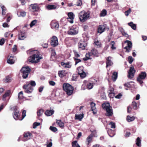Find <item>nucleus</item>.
Instances as JSON below:
<instances>
[{
  "instance_id": "nucleus-1",
  "label": "nucleus",
  "mask_w": 147,
  "mask_h": 147,
  "mask_svg": "<svg viewBox=\"0 0 147 147\" xmlns=\"http://www.w3.org/2000/svg\"><path fill=\"white\" fill-rule=\"evenodd\" d=\"M28 54L30 55L29 59L30 62L32 63H37L40 61L42 57L40 53L37 50H30L27 51Z\"/></svg>"
},
{
  "instance_id": "nucleus-2",
  "label": "nucleus",
  "mask_w": 147,
  "mask_h": 147,
  "mask_svg": "<svg viewBox=\"0 0 147 147\" xmlns=\"http://www.w3.org/2000/svg\"><path fill=\"white\" fill-rule=\"evenodd\" d=\"M78 16L80 21L82 22H84L89 18L90 13L89 12L82 11L79 13Z\"/></svg>"
},
{
  "instance_id": "nucleus-3",
  "label": "nucleus",
  "mask_w": 147,
  "mask_h": 147,
  "mask_svg": "<svg viewBox=\"0 0 147 147\" xmlns=\"http://www.w3.org/2000/svg\"><path fill=\"white\" fill-rule=\"evenodd\" d=\"M63 89L69 96L71 95L73 92L74 88L70 84H64L63 85Z\"/></svg>"
},
{
  "instance_id": "nucleus-4",
  "label": "nucleus",
  "mask_w": 147,
  "mask_h": 147,
  "mask_svg": "<svg viewBox=\"0 0 147 147\" xmlns=\"http://www.w3.org/2000/svg\"><path fill=\"white\" fill-rule=\"evenodd\" d=\"M102 107L104 110L106 111L107 113L106 115L107 116H110L113 114L112 109L109 103H104L102 104Z\"/></svg>"
},
{
  "instance_id": "nucleus-5",
  "label": "nucleus",
  "mask_w": 147,
  "mask_h": 147,
  "mask_svg": "<svg viewBox=\"0 0 147 147\" xmlns=\"http://www.w3.org/2000/svg\"><path fill=\"white\" fill-rule=\"evenodd\" d=\"M30 71L31 69L28 66L22 67L21 71L23 78L24 79L28 77Z\"/></svg>"
},
{
  "instance_id": "nucleus-6",
  "label": "nucleus",
  "mask_w": 147,
  "mask_h": 147,
  "mask_svg": "<svg viewBox=\"0 0 147 147\" xmlns=\"http://www.w3.org/2000/svg\"><path fill=\"white\" fill-rule=\"evenodd\" d=\"M11 94V90H9L6 91L5 93L3 95L2 100L5 102V105H6L8 102Z\"/></svg>"
},
{
  "instance_id": "nucleus-7",
  "label": "nucleus",
  "mask_w": 147,
  "mask_h": 147,
  "mask_svg": "<svg viewBox=\"0 0 147 147\" xmlns=\"http://www.w3.org/2000/svg\"><path fill=\"white\" fill-rule=\"evenodd\" d=\"M50 44L53 47H56L58 45V39L56 36H53L51 38Z\"/></svg>"
},
{
  "instance_id": "nucleus-8",
  "label": "nucleus",
  "mask_w": 147,
  "mask_h": 147,
  "mask_svg": "<svg viewBox=\"0 0 147 147\" xmlns=\"http://www.w3.org/2000/svg\"><path fill=\"white\" fill-rule=\"evenodd\" d=\"M78 32V27L73 26L70 28L67 32L68 34L70 35H75L77 34Z\"/></svg>"
},
{
  "instance_id": "nucleus-9",
  "label": "nucleus",
  "mask_w": 147,
  "mask_h": 147,
  "mask_svg": "<svg viewBox=\"0 0 147 147\" xmlns=\"http://www.w3.org/2000/svg\"><path fill=\"white\" fill-rule=\"evenodd\" d=\"M23 88L25 90V92L28 94L31 93L33 89V87L29 83L24 85Z\"/></svg>"
},
{
  "instance_id": "nucleus-10",
  "label": "nucleus",
  "mask_w": 147,
  "mask_h": 147,
  "mask_svg": "<svg viewBox=\"0 0 147 147\" xmlns=\"http://www.w3.org/2000/svg\"><path fill=\"white\" fill-rule=\"evenodd\" d=\"M84 67L83 66H80L77 68L78 74L79 75L81 78H83L86 77V74L84 71Z\"/></svg>"
},
{
  "instance_id": "nucleus-11",
  "label": "nucleus",
  "mask_w": 147,
  "mask_h": 147,
  "mask_svg": "<svg viewBox=\"0 0 147 147\" xmlns=\"http://www.w3.org/2000/svg\"><path fill=\"white\" fill-rule=\"evenodd\" d=\"M19 111V109L17 108H15L14 110L13 114V117L16 120H21V119H20L19 118L20 116Z\"/></svg>"
},
{
  "instance_id": "nucleus-12",
  "label": "nucleus",
  "mask_w": 147,
  "mask_h": 147,
  "mask_svg": "<svg viewBox=\"0 0 147 147\" xmlns=\"http://www.w3.org/2000/svg\"><path fill=\"white\" fill-rule=\"evenodd\" d=\"M146 76V73L145 72H142L137 78V80L140 83L142 84L143 82L142 80L145 79Z\"/></svg>"
},
{
  "instance_id": "nucleus-13",
  "label": "nucleus",
  "mask_w": 147,
  "mask_h": 147,
  "mask_svg": "<svg viewBox=\"0 0 147 147\" xmlns=\"http://www.w3.org/2000/svg\"><path fill=\"white\" fill-rule=\"evenodd\" d=\"M32 136V134L30 132H24L23 134V141H26L31 139Z\"/></svg>"
},
{
  "instance_id": "nucleus-14",
  "label": "nucleus",
  "mask_w": 147,
  "mask_h": 147,
  "mask_svg": "<svg viewBox=\"0 0 147 147\" xmlns=\"http://www.w3.org/2000/svg\"><path fill=\"white\" fill-rule=\"evenodd\" d=\"M135 72L133 66L131 65L130 67V69L128 72V77L129 78H132L134 76V74Z\"/></svg>"
},
{
  "instance_id": "nucleus-15",
  "label": "nucleus",
  "mask_w": 147,
  "mask_h": 147,
  "mask_svg": "<svg viewBox=\"0 0 147 147\" xmlns=\"http://www.w3.org/2000/svg\"><path fill=\"white\" fill-rule=\"evenodd\" d=\"M26 38L25 32L24 31H20L18 35V39L19 40H23Z\"/></svg>"
},
{
  "instance_id": "nucleus-16",
  "label": "nucleus",
  "mask_w": 147,
  "mask_h": 147,
  "mask_svg": "<svg viewBox=\"0 0 147 147\" xmlns=\"http://www.w3.org/2000/svg\"><path fill=\"white\" fill-rule=\"evenodd\" d=\"M51 28L57 30L59 27L58 23L55 20H52L50 24Z\"/></svg>"
},
{
  "instance_id": "nucleus-17",
  "label": "nucleus",
  "mask_w": 147,
  "mask_h": 147,
  "mask_svg": "<svg viewBox=\"0 0 147 147\" xmlns=\"http://www.w3.org/2000/svg\"><path fill=\"white\" fill-rule=\"evenodd\" d=\"M8 59L7 61V63L10 64H14L16 60V57L13 56H9L8 57Z\"/></svg>"
},
{
  "instance_id": "nucleus-18",
  "label": "nucleus",
  "mask_w": 147,
  "mask_h": 147,
  "mask_svg": "<svg viewBox=\"0 0 147 147\" xmlns=\"http://www.w3.org/2000/svg\"><path fill=\"white\" fill-rule=\"evenodd\" d=\"M106 28V25H101L99 26L98 30V33L101 34L103 32Z\"/></svg>"
},
{
  "instance_id": "nucleus-19",
  "label": "nucleus",
  "mask_w": 147,
  "mask_h": 147,
  "mask_svg": "<svg viewBox=\"0 0 147 147\" xmlns=\"http://www.w3.org/2000/svg\"><path fill=\"white\" fill-rule=\"evenodd\" d=\"M33 10L34 11H39L40 8L38 4L37 3L32 4L30 5Z\"/></svg>"
},
{
  "instance_id": "nucleus-20",
  "label": "nucleus",
  "mask_w": 147,
  "mask_h": 147,
  "mask_svg": "<svg viewBox=\"0 0 147 147\" xmlns=\"http://www.w3.org/2000/svg\"><path fill=\"white\" fill-rule=\"evenodd\" d=\"M86 45L87 44L85 42L82 41H80L78 45L79 48L82 50L85 49Z\"/></svg>"
},
{
  "instance_id": "nucleus-21",
  "label": "nucleus",
  "mask_w": 147,
  "mask_h": 147,
  "mask_svg": "<svg viewBox=\"0 0 147 147\" xmlns=\"http://www.w3.org/2000/svg\"><path fill=\"white\" fill-rule=\"evenodd\" d=\"M96 104L93 102L90 103L91 110L93 111L94 114H95L97 113V110L95 107Z\"/></svg>"
},
{
  "instance_id": "nucleus-22",
  "label": "nucleus",
  "mask_w": 147,
  "mask_h": 147,
  "mask_svg": "<svg viewBox=\"0 0 147 147\" xmlns=\"http://www.w3.org/2000/svg\"><path fill=\"white\" fill-rule=\"evenodd\" d=\"M112 59V57H109L107 58L106 62L107 67L108 66H111L113 64V62L111 60Z\"/></svg>"
},
{
  "instance_id": "nucleus-23",
  "label": "nucleus",
  "mask_w": 147,
  "mask_h": 147,
  "mask_svg": "<svg viewBox=\"0 0 147 147\" xmlns=\"http://www.w3.org/2000/svg\"><path fill=\"white\" fill-rule=\"evenodd\" d=\"M61 65L65 68H70L71 66V65L69 62L65 63L62 62L61 63Z\"/></svg>"
},
{
  "instance_id": "nucleus-24",
  "label": "nucleus",
  "mask_w": 147,
  "mask_h": 147,
  "mask_svg": "<svg viewBox=\"0 0 147 147\" xmlns=\"http://www.w3.org/2000/svg\"><path fill=\"white\" fill-rule=\"evenodd\" d=\"M58 7L55 5H49L46 6V8L48 10H51L57 8Z\"/></svg>"
},
{
  "instance_id": "nucleus-25",
  "label": "nucleus",
  "mask_w": 147,
  "mask_h": 147,
  "mask_svg": "<svg viewBox=\"0 0 147 147\" xmlns=\"http://www.w3.org/2000/svg\"><path fill=\"white\" fill-rule=\"evenodd\" d=\"M54 111L53 110H47L45 112V114L47 116H50L54 113Z\"/></svg>"
},
{
  "instance_id": "nucleus-26",
  "label": "nucleus",
  "mask_w": 147,
  "mask_h": 147,
  "mask_svg": "<svg viewBox=\"0 0 147 147\" xmlns=\"http://www.w3.org/2000/svg\"><path fill=\"white\" fill-rule=\"evenodd\" d=\"M75 119H78L81 121L83 118L84 117V114H76L75 116Z\"/></svg>"
},
{
  "instance_id": "nucleus-27",
  "label": "nucleus",
  "mask_w": 147,
  "mask_h": 147,
  "mask_svg": "<svg viewBox=\"0 0 147 147\" xmlns=\"http://www.w3.org/2000/svg\"><path fill=\"white\" fill-rule=\"evenodd\" d=\"M93 82L92 81H90L87 84V88L89 89H91L93 88Z\"/></svg>"
},
{
  "instance_id": "nucleus-28",
  "label": "nucleus",
  "mask_w": 147,
  "mask_h": 147,
  "mask_svg": "<svg viewBox=\"0 0 147 147\" xmlns=\"http://www.w3.org/2000/svg\"><path fill=\"white\" fill-rule=\"evenodd\" d=\"M58 75L60 77L62 78L66 75V73L65 71H59L58 72Z\"/></svg>"
},
{
  "instance_id": "nucleus-29",
  "label": "nucleus",
  "mask_w": 147,
  "mask_h": 147,
  "mask_svg": "<svg viewBox=\"0 0 147 147\" xmlns=\"http://www.w3.org/2000/svg\"><path fill=\"white\" fill-rule=\"evenodd\" d=\"M117 73L116 72L113 73L112 78L113 81H115L116 80L117 77Z\"/></svg>"
},
{
  "instance_id": "nucleus-30",
  "label": "nucleus",
  "mask_w": 147,
  "mask_h": 147,
  "mask_svg": "<svg viewBox=\"0 0 147 147\" xmlns=\"http://www.w3.org/2000/svg\"><path fill=\"white\" fill-rule=\"evenodd\" d=\"M92 139V136L90 135L88 136L86 140V143L87 145L89 144L91 142Z\"/></svg>"
},
{
  "instance_id": "nucleus-31",
  "label": "nucleus",
  "mask_w": 147,
  "mask_h": 147,
  "mask_svg": "<svg viewBox=\"0 0 147 147\" xmlns=\"http://www.w3.org/2000/svg\"><path fill=\"white\" fill-rule=\"evenodd\" d=\"M92 55V54L91 52H88L87 53L86 55V58H84L83 60L84 61H86L87 60L90 59V56H91Z\"/></svg>"
},
{
  "instance_id": "nucleus-32",
  "label": "nucleus",
  "mask_w": 147,
  "mask_h": 147,
  "mask_svg": "<svg viewBox=\"0 0 147 147\" xmlns=\"http://www.w3.org/2000/svg\"><path fill=\"white\" fill-rule=\"evenodd\" d=\"M95 46H96L97 47H100L101 46V43L98 40H95L94 43Z\"/></svg>"
},
{
  "instance_id": "nucleus-33",
  "label": "nucleus",
  "mask_w": 147,
  "mask_h": 147,
  "mask_svg": "<svg viewBox=\"0 0 147 147\" xmlns=\"http://www.w3.org/2000/svg\"><path fill=\"white\" fill-rule=\"evenodd\" d=\"M92 54L96 56H98V51L96 49H92L91 52Z\"/></svg>"
},
{
  "instance_id": "nucleus-34",
  "label": "nucleus",
  "mask_w": 147,
  "mask_h": 147,
  "mask_svg": "<svg viewBox=\"0 0 147 147\" xmlns=\"http://www.w3.org/2000/svg\"><path fill=\"white\" fill-rule=\"evenodd\" d=\"M132 105L133 108L134 109L136 110L139 108V106L137 103L135 101H133Z\"/></svg>"
},
{
  "instance_id": "nucleus-35",
  "label": "nucleus",
  "mask_w": 147,
  "mask_h": 147,
  "mask_svg": "<svg viewBox=\"0 0 147 147\" xmlns=\"http://www.w3.org/2000/svg\"><path fill=\"white\" fill-rule=\"evenodd\" d=\"M135 119V117L133 116L131 117L129 116H127V120L128 122H130L133 121Z\"/></svg>"
},
{
  "instance_id": "nucleus-36",
  "label": "nucleus",
  "mask_w": 147,
  "mask_h": 147,
  "mask_svg": "<svg viewBox=\"0 0 147 147\" xmlns=\"http://www.w3.org/2000/svg\"><path fill=\"white\" fill-rule=\"evenodd\" d=\"M141 140L139 137L137 138L136 140V145L139 147L141 146Z\"/></svg>"
},
{
  "instance_id": "nucleus-37",
  "label": "nucleus",
  "mask_w": 147,
  "mask_h": 147,
  "mask_svg": "<svg viewBox=\"0 0 147 147\" xmlns=\"http://www.w3.org/2000/svg\"><path fill=\"white\" fill-rule=\"evenodd\" d=\"M128 25L131 26L132 28L134 30L136 29V25L135 24H134L132 22H131L128 23Z\"/></svg>"
},
{
  "instance_id": "nucleus-38",
  "label": "nucleus",
  "mask_w": 147,
  "mask_h": 147,
  "mask_svg": "<svg viewBox=\"0 0 147 147\" xmlns=\"http://www.w3.org/2000/svg\"><path fill=\"white\" fill-rule=\"evenodd\" d=\"M43 113V110L42 109H39L37 111V115L40 117L42 115Z\"/></svg>"
},
{
  "instance_id": "nucleus-39",
  "label": "nucleus",
  "mask_w": 147,
  "mask_h": 147,
  "mask_svg": "<svg viewBox=\"0 0 147 147\" xmlns=\"http://www.w3.org/2000/svg\"><path fill=\"white\" fill-rule=\"evenodd\" d=\"M57 123L59 126L61 127H63L64 126V123L60 120H57Z\"/></svg>"
},
{
  "instance_id": "nucleus-40",
  "label": "nucleus",
  "mask_w": 147,
  "mask_h": 147,
  "mask_svg": "<svg viewBox=\"0 0 147 147\" xmlns=\"http://www.w3.org/2000/svg\"><path fill=\"white\" fill-rule=\"evenodd\" d=\"M109 95L110 96L111 95H113L114 93V89L112 87H110L108 91Z\"/></svg>"
},
{
  "instance_id": "nucleus-41",
  "label": "nucleus",
  "mask_w": 147,
  "mask_h": 147,
  "mask_svg": "<svg viewBox=\"0 0 147 147\" xmlns=\"http://www.w3.org/2000/svg\"><path fill=\"white\" fill-rule=\"evenodd\" d=\"M125 43H127V46L125 47H132V43L130 41L126 40L125 42Z\"/></svg>"
},
{
  "instance_id": "nucleus-42",
  "label": "nucleus",
  "mask_w": 147,
  "mask_h": 147,
  "mask_svg": "<svg viewBox=\"0 0 147 147\" xmlns=\"http://www.w3.org/2000/svg\"><path fill=\"white\" fill-rule=\"evenodd\" d=\"M17 15L19 17H24L26 15V12L25 11L20 12L18 13Z\"/></svg>"
},
{
  "instance_id": "nucleus-43",
  "label": "nucleus",
  "mask_w": 147,
  "mask_h": 147,
  "mask_svg": "<svg viewBox=\"0 0 147 147\" xmlns=\"http://www.w3.org/2000/svg\"><path fill=\"white\" fill-rule=\"evenodd\" d=\"M72 147H80L77 141H75L72 142Z\"/></svg>"
},
{
  "instance_id": "nucleus-44",
  "label": "nucleus",
  "mask_w": 147,
  "mask_h": 147,
  "mask_svg": "<svg viewBox=\"0 0 147 147\" xmlns=\"http://www.w3.org/2000/svg\"><path fill=\"white\" fill-rule=\"evenodd\" d=\"M1 7L2 10V15H4L6 13V9L4 6H1Z\"/></svg>"
},
{
  "instance_id": "nucleus-45",
  "label": "nucleus",
  "mask_w": 147,
  "mask_h": 147,
  "mask_svg": "<svg viewBox=\"0 0 147 147\" xmlns=\"http://www.w3.org/2000/svg\"><path fill=\"white\" fill-rule=\"evenodd\" d=\"M68 16L69 18L71 20L74 19V14L72 12H69L68 13Z\"/></svg>"
},
{
  "instance_id": "nucleus-46",
  "label": "nucleus",
  "mask_w": 147,
  "mask_h": 147,
  "mask_svg": "<svg viewBox=\"0 0 147 147\" xmlns=\"http://www.w3.org/2000/svg\"><path fill=\"white\" fill-rule=\"evenodd\" d=\"M115 43L114 41H112L111 42V48L113 50H115L116 49L115 46Z\"/></svg>"
},
{
  "instance_id": "nucleus-47",
  "label": "nucleus",
  "mask_w": 147,
  "mask_h": 147,
  "mask_svg": "<svg viewBox=\"0 0 147 147\" xmlns=\"http://www.w3.org/2000/svg\"><path fill=\"white\" fill-rule=\"evenodd\" d=\"M107 14V11L105 9L103 10L100 13V16H104Z\"/></svg>"
},
{
  "instance_id": "nucleus-48",
  "label": "nucleus",
  "mask_w": 147,
  "mask_h": 147,
  "mask_svg": "<svg viewBox=\"0 0 147 147\" xmlns=\"http://www.w3.org/2000/svg\"><path fill=\"white\" fill-rule=\"evenodd\" d=\"M37 23V20H35L32 21L30 24V26L32 27Z\"/></svg>"
},
{
  "instance_id": "nucleus-49",
  "label": "nucleus",
  "mask_w": 147,
  "mask_h": 147,
  "mask_svg": "<svg viewBox=\"0 0 147 147\" xmlns=\"http://www.w3.org/2000/svg\"><path fill=\"white\" fill-rule=\"evenodd\" d=\"M18 98L19 99H22L23 98V96L22 91H21L18 93Z\"/></svg>"
},
{
  "instance_id": "nucleus-50",
  "label": "nucleus",
  "mask_w": 147,
  "mask_h": 147,
  "mask_svg": "<svg viewBox=\"0 0 147 147\" xmlns=\"http://www.w3.org/2000/svg\"><path fill=\"white\" fill-rule=\"evenodd\" d=\"M131 12V10L130 8H129V9L127 11H126L125 12V14L126 16H128L129 14Z\"/></svg>"
},
{
  "instance_id": "nucleus-51",
  "label": "nucleus",
  "mask_w": 147,
  "mask_h": 147,
  "mask_svg": "<svg viewBox=\"0 0 147 147\" xmlns=\"http://www.w3.org/2000/svg\"><path fill=\"white\" fill-rule=\"evenodd\" d=\"M40 125V123L34 122L33 124V127L34 129L36 128L37 126H39Z\"/></svg>"
},
{
  "instance_id": "nucleus-52",
  "label": "nucleus",
  "mask_w": 147,
  "mask_h": 147,
  "mask_svg": "<svg viewBox=\"0 0 147 147\" xmlns=\"http://www.w3.org/2000/svg\"><path fill=\"white\" fill-rule=\"evenodd\" d=\"M50 129L52 131L55 132L57 130V129L55 127L50 126Z\"/></svg>"
},
{
  "instance_id": "nucleus-53",
  "label": "nucleus",
  "mask_w": 147,
  "mask_h": 147,
  "mask_svg": "<svg viewBox=\"0 0 147 147\" xmlns=\"http://www.w3.org/2000/svg\"><path fill=\"white\" fill-rule=\"evenodd\" d=\"M134 60V59L132 56H129L128 57V61L130 64Z\"/></svg>"
},
{
  "instance_id": "nucleus-54",
  "label": "nucleus",
  "mask_w": 147,
  "mask_h": 147,
  "mask_svg": "<svg viewBox=\"0 0 147 147\" xmlns=\"http://www.w3.org/2000/svg\"><path fill=\"white\" fill-rule=\"evenodd\" d=\"M109 125H111V128H115V123L111 122L109 124Z\"/></svg>"
},
{
  "instance_id": "nucleus-55",
  "label": "nucleus",
  "mask_w": 147,
  "mask_h": 147,
  "mask_svg": "<svg viewBox=\"0 0 147 147\" xmlns=\"http://www.w3.org/2000/svg\"><path fill=\"white\" fill-rule=\"evenodd\" d=\"M51 57H55L56 55V53L55 50L53 48H51Z\"/></svg>"
},
{
  "instance_id": "nucleus-56",
  "label": "nucleus",
  "mask_w": 147,
  "mask_h": 147,
  "mask_svg": "<svg viewBox=\"0 0 147 147\" xmlns=\"http://www.w3.org/2000/svg\"><path fill=\"white\" fill-rule=\"evenodd\" d=\"M29 84H30V85L33 87V88L36 85V83L34 81H31L30 82V83H29Z\"/></svg>"
},
{
  "instance_id": "nucleus-57",
  "label": "nucleus",
  "mask_w": 147,
  "mask_h": 147,
  "mask_svg": "<svg viewBox=\"0 0 147 147\" xmlns=\"http://www.w3.org/2000/svg\"><path fill=\"white\" fill-rule=\"evenodd\" d=\"M131 48L132 47H125L124 48V49H126L125 52L128 53L129 52L131 51Z\"/></svg>"
},
{
  "instance_id": "nucleus-58",
  "label": "nucleus",
  "mask_w": 147,
  "mask_h": 147,
  "mask_svg": "<svg viewBox=\"0 0 147 147\" xmlns=\"http://www.w3.org/2000/svg\"><path fill=\"white\" fill-rule=\"evenodd\" d=\"M74 59L75 60V65H76L77 63L80 62L81 61V60L80 59H77L75 58H74Z\"/></svg>"
},
{
  "instance_id": "nucleus-59",
  "label": "nucleus",
  "mask_w": 147,
  "mask_h": 147,
  "mask_svg": "<svg viewBox=\"0 0 147 147\" xmlns=\"http://www.w3.org/2000/svg\"><path fill=\"white\" fill-rule=\"evenodd\" d=\"M22 118L20 120H22L26 116V111L25 110H23L22 112Z\"/></svg>"
},
{
  "instance_id": "nucleus-60",
  "label": "nucleus",
  "mask_w": 147,
  "mask_h": 147,
  "mask_svg": "<svg viewBox=\"0 0 147 147\" xmlns=\"http://www.w3.org/2000/svg\"><path fill=\"white\" fill-rule=\"evenodd\" d=\"M11 80V78L9 77H7L5 79V82H9Z\"/></svg>"
},
{
  "instance_id": "nucleus-61",
  "label": "nucleus",
  "mask_w": 147,
  "mask_h": 147,
  "mask_svg": "<svg viewBox=\"0 0 147 147\" xmlns=\"http://www.w3.org/2000/svg\"><path fill=\"white\" fill-rule=\"evenodd\" d=\"M5 39L2 38L0 40V45H2L4 43Z\"/></svg>"
},
{
  "instance_id": "nucleus-62",
  "label": "nucleus",
  "mask_w": 147,
  "mask_h": 147,
  "mask_svg": "<svg viewBox=\"0 0 147 147\" xmlns=\"http://www.w3.org/2000/svg\"><path fill=\"white\" fill-rule=\"evenodd\" d=\"M49 83L50 85L52 86H54L55 84V82L53 81H49Z\"/></svg>"
},
{
  "instance_id": "nucleus-63",
  "label": "nucleus",
  "mask_w": 147,
  "mask_h": 147,
  "mask_svg": "<svg viewBox=\"0 0 147 147\" xmlns=\"http://www.w3.org/2000/svg\"><path fill=\"white\" fill-rule=\"evenodd\" d=\"M122 95L120 93L117 95H116L115 96V98H117L119 99L121 97Z\"/></svg>"
},
{
  "instance_id": "nucleus-64",
  "label": "nucleus",
  "mask_w": 147,
  "mask_h": 147,
  "mask_svg": "<svg viewBox=\"0 0 147 147\" xmlns=\"http://www.w3.org/2000/svg\"><path fill=\"white\" fill-rule=\"evenodd\" d=\"M82 4V1L80 0H78L77 2L76 5L78 6H79Z\"/></svg>"
}]
</instances>
